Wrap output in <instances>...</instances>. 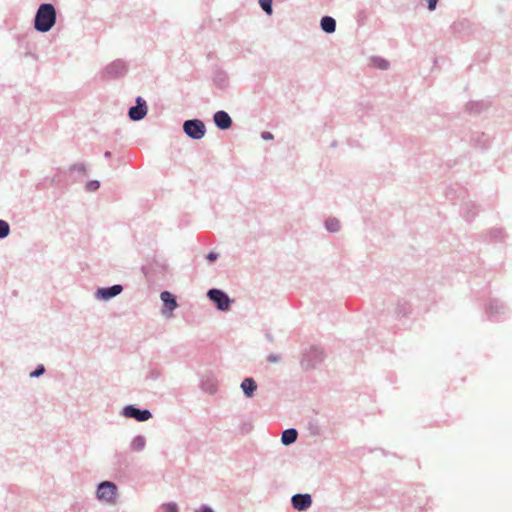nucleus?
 Here are the masks:
<instances>
[{
	"instance_id": "f03ea898",
	"label": "nucleus",
	"mask_w": 512,
	"mask_h": 512,
	"mask_svg": "<svg viewBox=\"0 0 512 512\" xmlns=\"http://www.w3.org/2000/svg\"><path fill=\"white\" fill-rule=\"evenodd\" d=\"M183 129L193 139H201L205 134V125L200 120H187L183 125Z\"/></svg>"
},
{
	"instance_id": "aec40b11",
	"label": "nucleus",
	"mask_w": 512,
	"mask_h": 512,
	"mask_svg": "<svg viewBox=\"0 0 512 512\" xmlns=\"http://www.w3.org/2000/svg\"><path fill=\"white\" fill-rule=\"evenodd\" d=\"M45 372V369L43 366H39L35 371H33L30 376L31 377H39Z\"/></svg>"
},
{
	"instance_id": "6ab92c4d",
	"label": "nucleus",
	"mask_w": 512,
	"mask_h": 512,
	"mask_svg": "<svg viewBox=\"0 0 512 512\" xmlns=\"http://www.w3.org/2000/svg\"><path fill=\"white\" fill-rule=\"evenodd\" d=\"M375 64L380 69H387L388 65H389L388 62L386 60H384V59L375 60Z\"/></svg>"
},
{
	"instance_id": "423d86ee",
	"label": "nucleus",
	"mask_w": 512,
	"mask_h": 512,
	"mask_svg": "<svg viewBox=\"0 0 512 512\" xmlns=\"http://www.w3.org/2000/svg\"><path fill=\"white\" fill-rule=\"evenodd\" d=\"M311 503L312 499L309 494H296L292 497V505L298 511L306 510Z\"/></svg>"
},
{
	"instance_id": "a211bd4d",
	"label": "nucleus",
	"mask_w": 512,
	"mask_h": 512,
	"mask_svg": "<svg viewBox=\"0 0 512 512\" xmlns=\"http://www.w3.org/2000/svg\"><path fill=\"white\" fill-rule=\"evenodd\" d=\"M144 446V439L142 437H138L133 441V447L135 450H140Z\"/></svg>"
},
{
	"instance_id": "f257e3e1",
	"label": "nucleus",
	"mask_w": 512,
	"mask_h": 512,
	"mask_svg": "<svg viewBox=\"0 0 512 512\" xmlns=\"http://www.w3.org/2000/svg\"><path fill=\"white\" fill-rule=\"evenodd\" d=\"M56 22V11L52 4H42L37 10L34 27L39 32L49 31Z\"/></svg>"
},
{
	"instance_id": "b1692460",
	"label": "nucleus",
	"mask_w": 512,
	"mask_h": 512,
	"mask_svg": "<svg viewBox=\"0 0 512 512\" xmlns=\"http://www.w3.org/2000/svg\"><path fill=\"white\" fill-rule=\"evenodd\" d=\"M217 258V254L214 253V252H210L208 255H207V259L212 262L214 261L215 259Z\"/></svg>"
},
{
	"instance_id": "2eb2a0df",
	"label": "nucleus",
	"mask_w": 512,
	"mask_h": 512,
	"mask_svg": "<svg viewBox=\"0 0 512 512\" xmlns=\"http://www.w3.org/2000/svg\"><path fill=\"white\" fill-rule=\"evenodd\" d=\"M261 8L268 14H272V0H259Z\"/></svg>"
},
{
	"instance_id": "4be33fe9",
	"label": "nucleus",
	"mask_w": 512,
	"mask_h": 512,
	"mask_svg": "<svg viewBox=\"0 0 512 512\" xmlns=\"http://www.w3.org/2000/svg\"><path fill=\"white\" fill-rule=\"evenodd\" d=\"M429 10H434L436 8L438 0H427Z\"/></svg>"
},
{
	"instance_id": "412c9836",
	"label": "nucleus",
	"mask_w": 512,
	"mask_h": 512,
	"mask_svg": "<svg viewBox=\"0 0 512 512\" xmlns=\"http://www.w3.org/2000/svg\"><path fill=\"white\" fill-rule=\"evenodd\" d=\"M98 187H99V183L97 181H92V182L88 183V185H87V188L90 191H95L98 189Z\"/></svg>"
},
{
	"instance_id": "5701e85b",
	"label": "nucleus",
	"mask_w": 512,
	"mask_h": 512,
	"mask_svg": "<svg viewBox=\"0 0 512 512\" xmlns=\"http://www.w3.org/2000/svg\"><path fill=\"white\" fill-rule=\"evenodd\" d=\"M262 138L264 140H271L273 139V135L270 132L265 131L262 133Z\"/></svg>"
},
{
	"instance_id": "6e6552de",
	"label": "nucleus",
	"mask_w": 512,
	"mask_h": 512,
	"mask_svg": "<svg viewBox=\"0 0 512 512\" xmlns=\"http://www.w3.org/2000/svg\"><path fill=\"white\" fill-rule=\"evenodd\" d=\"M214 122L220 129H228L232 125L230 116L225 111H218L214 115Z\"/></svg>"
},
{
	"instance_id": "20e7f679",
	"label": "nucleus",
	"mask_w": 512,
	"mask_h": 512,
	"mask_svg": "<svg viewBox=\"0 0 512 512\" xmlns=\"http://www.w3.org/2000/svg\"><path fill=\"white\" fill-rule=\"evenodd\" d=\"M209 298L216 303L218 309L225 311L229 309L230 299L228 296L218 289H211L208 292Z\"/></svg>"
},
{
	"instance_id": "9d476101",
	"label": "nucleus",
	"mask_w": 512,
	"mask_h": 512,
	"mask_svg": "<svg viewBox=\"0 0 512 512\" xmlns=\"http://www.w3.org/2000/svg\"><path fill=\"white\" fill-rule=\"evenodd\" d=\"M241 388L247 397H252L257 389V384L252 378H245L241 383Z\"/></svg>"
},
{
	"instance_id": "f8f14e48",
	"label": "nucleus",
	"mask_w": 512,
	"mask_h": 512,
	"mask_svg": "<svg viewBox=\"0 0 512 512\" xmlns=\"http://www.w3.org/2000/svg\"><path fill=\"white\" fill-rule=\"evenodd\" d=\"M298 433L295 429H287L283 431L281 441L284 445H290L297 439Z\"/></svg>"
},
{
	"instance_id": "9b49d317",
	"label": "nucleus",
	"mask_w": 512,
	"mask_h": 512,
	"mask_svg": "<svg viewBox=\"0 0 512 512\" xmlns=\"http://www.w3.org/2000/svg\"><path fill=\"white\" fill-rule=\"evenodd\" d=\"M160 297L164 305L169 309L170 312H172L177 307L176 300L170 292L164 291L161 293Z\"/></svg>"
},
{
	"instance_id": "dca6fc26",
	"label": "nucleus",
	"mask_w": 512,
	"mask_h": 512,
	"mask_svg": "<svg viewBox=\"0 0 512 512\" xmlns=\"http://www.w3.org/2000/svg\"><path fill=\"white\" fill-rule=\"evenodd\" d=\"M10 231L9 225L6 221L0 220V238L8 236Z\"/></svg>"
},
{
	"instance_id": "f3484780",
	"label": "nucleus",
	"mask_w": 512,
	"mask_h": 512,
	"mask_svg": "<svg viewBox=\"0 0 512 512\" xmlns=\"http://www.w3.org/2000/svg\"><path fill=\"white\" fill-rule=\"evenodd\" d=\"M163 512H178V507L175 503H167L162 505Z\"/></svg>"
},
{
	"instance_id": "1a4fd4ad",
	"label": "nucleus",
	"mask_w": 512,
	"mask_h": 512,
	"mask_svg": "<svg viewBox=\"0 0 512 512\" xmlns=\"http://www.w3.org/2000/svg\"><path fill=\"white\" fill-rule=\"evenodd\" d=\"M122 286L121 285H114L110 288H101L98 290L97 294L107 300L111 297H114L122 292Z\"/></svg>"
},
{
	"instance_id": "4468645a",
	"label": "nucleus",
	"mask_w": 512,
	"mask_h": 512,
	"mask_svg": "<svg viewBox=\"0 0 512 512\" xmlns=\"http://www.w3.org/2000/svg\"><path fill=\"white\" fill-rule=\"evenodd\" d=\"M326 227L329 231L336 232L340 228V222L335 218L328 219L326 221Z\"/></svg>"
},
{
	"instance_id": "7ed1b4c3",
	"label": "nucleus",
	"mask_w": 512,
	"mask_h": 512,
	"mask_svg": "<svg viewBox=\"0 0 512 512\" xmlns=\"http://www.w3.org/2000/svg\"><path fill=\"white\" fill-rule=\"evenodd\" d=\"M117 487L112 482H102L97 490V496L100 500L105 502H113L116 497Z\"/></svg>"
},
{
	"instance_id": "39448f33",
	"label": "nucleus",
	"mask_w": 512,
	"mask_h": 512,
	"mask_svg": "<svg viewBox=\"0 0 512 512\" xmlns=\"http://www.w3.org/2000/svg\"><path fill=\"white\" fill-rule=\"evenodd\" d=\"M124 415L126 417L135 418L138 421H146L152 416L149 410H139L133 406L125 407Z\"/></svg>"
},
{
	"instance_id": "ddd939ff",
	"label": "nucleus",
	"mask_w": 512,
	"mask_h": 512,
	"mask_svg": "<svg viewBox=\"0 0 512 512\" xmlns=\"http://www.w3.org/2000/svg\"><path fill=\"white\" fill-rule=\"evenodd\" d=\"M321 28L326 33H333L336 28V22L332 17L325 16L321 19Z\"/></svg>"
},
{
	"instance_id": "0eeeda50",
	"label": "nucleus",
	"mask_w": 512,
	"mask_h": 512,
	"mask_svg": "<svg viewBox=\"0 0 512 512\" xmlns=\"http://www.w3.org/2000/svg\"><path fill=\"white\" fill-rule=\"evenodd\" d=\"M146 115L145 102L140 97L137 98V106L131 107L129 116L132 120H141Z\"/></svg>"
},
{
	"instance_id": "393cba45",
	"label": "nucleus",
	"mask_w": 512,
	"mask_h": 512,
	"mask_svg": "<svg viewBox=\"0 0 512 512\" xmlns=\"http://www.w3.org/2000/svg\"><path fill=\"white\" fill-rule=\"evenodd\" d=\"M202 512H213V510L209 507H204Z\"/></svg>"
}]
</instances>
